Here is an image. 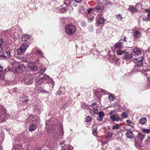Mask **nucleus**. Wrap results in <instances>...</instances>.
I'll return each instance as SVG.
<instances>
[{"label":"nucleus","mask_w":150,"mask_h":150,"mask_svg":"<svg viewBox=\"0 0 150 150\" xmlns=\"http://www.w3.org/2000/svg\"><path fill=\"white\" fill-rule=\"evenodd\" d=\"M51 82L50 83L49 85L52 89L53 88L54 83L52 79H50L49 77L47 75H44L43 76L42 75L37 77L36 78V86L37 88H38V91L41 92L43 93H48V91H46L42 89L41 87H40V86H41L44 83H46L48 81Z\"/></svg>","instance_id":"obj_1"},{"label":"nucleus","mask_w":150,"mask_h":150,"mask_svg":"<svg viewBox=\"0 0 150 150\" xmlns=\"http://www.w3.org/2000/svg\"><path fill=\"white\" fill-rule=\"evenodd\" d=\"M144 58L142 56L139 58H135L133 60H135L137 61L136 63V65L134 66L133 69L132 70L133 72L137 71L142 72L147 76V74L144 73L147 71H150V66L148 67L147 69H144L142 67V62H143Z\"/></svg>","instance_id":"obj_2"},{"label":"nucleus","mask_w":150,"mask_h":150,"mask_svg":"<svg viewBox=\"0 0 150 150\" xmlns=\"http://www.w3.org/2000/svg\"><path fill=\"white\" fill-rule=\"evenodd\" d=\"M76 31V28L75 26L72 24H69L66 27V33L69 35H73Z\"/></svg>","instance_id":"obj_3"},{"label":"nucleus","mask_w":150,"mask_h":150,"mask_svg":"<svg viewBox=\"0 0 150 150\" xmlns=\"http://www.w3.org/2000/svg\"><path fill=\"white\" fill-rule=\"evenodd\" d=\"M23 82L26 85H30L33 82L32 77L30 74L26 75L23 79Z\"/></svg>","instance_id":"obj_4"},{"label":"nucleus","mask_w":150,"mask_h":150,"mask_svg":"<svg viewBox=\"0 0 150 150\" xmlns=\"http://www.w3.org/2000/svg\"><path fill=\"white\" fill-rule=\"evenodd\" d=\"M0 114H1V119L3 122L6 120L8 116V115L6 110L4 109L0 111Z\"/></svg>","instance_id":"obj_5"},{"label":"nucleus","mask_w":150,"mask_h":150,"mask_svg":"<svg viewBox=\"0 0 150 150\" xmlns=\"http://www.w3.org/2000/svg\"><path fill=\"white\" fill-rule=\"evenodd\" d=\"M112 112L109 113V115H111L110 117V118L112 120L113 122L116 121L118 122L119 120H122L121 118L119 117L117 115H112Z\"/></svg>","instance_id":"obj_6"},{"label":"nucleus","mask_w":150,"mask_h":150,"mask_svg":"<svg viewBox=\"0 0 150 150\" xmlns=\"http://www.w3.org/2000/svg\"><path fill=\"white\" fill-rule=\"evenodd\" d=\"M27 66L32 71H35L37 69L36 65L33 62H31L28 63Z\"/></svg>","instance_id":"obj_7"},{"label":"nucleus","mask_w":150,"mask_h":150,"mask_svg":"<svg viewBox=\"0 0 150 150\" xmlns=\"http://www.w3.org/2000/svg\"><path fill=\"white\" fill-rule=\"evenodd\" d=\"M122 46V43L121 42H119L116 43L114 45L112 46L111 47V49L113 51H114L116 50L117 48L119 49H120L121 48Z\"/></svg>","instance_id":"obj_8"},{"label":"nucleus","mask_w":150,"mask_h":150,"mask_svg":"<svg viewBox=\"0 0 150 150\" xmlns=\"http://www.w3.org/2000/svg\"><path fill=\"white\" fill-rule=\"evenodd\" d=\"M133 36L134 38L136 39L140 38L142 35L141 32L138 30H135L133 32Z\"/></svg>","instance_id":"obj_9"},{"label":"nucleus","mask_w":150,"mask_h":150,"mask_svg":"<svg viewBox=\"0 0 150 150\" xmlns=\"http://www.w3.org/2000/svg\"><path fill=\"white\" fill-rule=\"evenodd\" d=\"M97 22L96 24L99 25L100 24H103L104 23V19L99 16H98L96 18Z\"/></svg>","instance_id":"obj_10"},{"label":"nucleus","mask_w":150,"mask_h":150,"mask_svg":"<svg viewBox=\"0 0 150 150\" xmlns=\"http://www.w3.org/2000/svg\"><path fill=\"white\" fill-rule=\"evenodd\" d=\"M25 67L23 65L21 64L18 65V67H16L15 70L18 73H20L23 71Z\"/></svg>","instance_id":"obj_11"},{"label":"nucleus","mask_w":150,"mask_h":150,"mask_svg":"<svg viewBox=\"0 0 150 150\" xmlns=\"http://www.w3.org/2000/svg\"><path fill=\"white\" fill-rule=\"evenodd\" d=\"M6 55L4 54H2L0 55V59H6L7 58H9L11 56L10 53L9 51H7L6 52Z\"/></svg>","instance_id":"obj_12"},{"label":"nucleus","mask_w":150,"mask_h":150,"mask_svg":"<svg viewBox=\"0 0 150 150\" xmlns=\"http://www.w3.org/2000/svg\"><path fill=\"white\" fill-rule=\"evenodd\" d=\"M145 12L147 13V17L145 18H143V21H147L150 20V9H146L145 10Z\"/></svg>","instance_id":"obj_13"},{"label":"nucleus","mask_w":150,"mask_h":150,"mask_svg":"<svg viewBox=\"0 0 150 150\" xmlns=\"http://www.w3.org/2000/svg\"><path fill=\"white\" fill-rule=\"evenodd\" d=\"M28 100L27 98L24 96L21 98L20 100V103L23 105H26L27 101Z\"/></svg>","instance_id":"obj_14"},{"label":"nucleus","mask_w":150,"mask_h":150,"mask_svg":"<svg viewBox=\"0 0 150 150\" xmlns=\"http://www.w3.org/2000/svg\"><path fill=\"white\" fill-rule=\"evenodd\" d=\"M142 51V50L138 47H134L133 49V52L137 55L141 54Z\"/></svg>","instance_id":"obj_15"},{"label":"nucleus","mask_w":150,"mask_h":150,"mask_svg":"<svg viewBox=\"0 0 150 150\" xmlns=\"http://www.w3.org/2000/svg\"><path fill=\"white\" fill-rule=\"evenodd\" d=\"M126 136L128 138L132 139L134 137V135L131 131L127 132L126 134Z\"/></svg>","instance_id":"obj_16"},{"label":"nucleus","mask_w":150,"mask_h":150,"mask_svg":"<svg viewBox=\"0 0 150 150\" xmlns=\"http://www.w3.org/2000/svg\"><path fill=\"white\" fill-rule=\"evenodd\" d=\"M128 53L126 52L125 50H119L117 51L116 54L118 55H120L123 54H126Z\"/></svg>","instance_id":"obj_17"},{"label":"nucleus","mask_w":150,"mask_h":150,"mask_svg":"<svg viewBox=\"0 0 150 150\" xmlns=\"http://www.w3.org/2000/svg\"><path fill=\"white\" fill-rule=\"evenodd\" d=\"M91 107L94 109V112L96 113L97 109L98 107V105L96 103H93L91 105Z\"/></svg>","instance_id":"obj_18"},{"label":"nucleus","mask_w":150,"mask_h":150,"mask_svg":"<svg viewBox=\"0 0 150 150\" xmlns=\"http://www.w3.org/2000/svg\"><path fill=\"white\" fill-rule=\"evenodd\" d=\"M36 118H37V121L39 119V118L38 117H34L32 115H30L28 117L26 120H25V122L26 123H28L29 122H30L32 119H36Z\"/></svg>","instance_id":"obj_19"},{"label":"nucleus","mask_w":150,"mask_h":150,"mask_svg":"<svg viewBox=\"0 0 150 150\" xmlns=\"http://www.w3.org/2000/svg\"><path fill=\"white\" fill-rule=\"evenodd\" d=\"M37 126L35 125L32 124L30 125L29 127V130L30 131H34L37 128Z\"/></svg>","instance_id":"obj_20"},{"label":"nucleus","mask_w":150,"mask_h":150,"mask_svg":"<svg viewBox=\"0 0 150 150\" xmlns=\"http://www.w3.org/2000/svg\"><path fill=\"white\" fill-rule=\"evenodd\" d=\"M128 10H129L131 13H134L136 12L137 11V9L136 8L133 6H129V7L128 8Z\"/></svg>","instance_id":"obj_21"},{"label":"nucleus","mask_w":150,"mask_h":150,"mask_svg":"<svg viewBox=\"0 0 150 150\" xmlns=\"http://www.w3.org/2000/svg\"><path fill=\"white\" fill-rule=\"evenodd\" d=\"M30 39V36L29 35H23L22 37V40L23 41H26Z\"/></svg>","instance_id":"obj_22"},{"label":"nucleus","mask_w":150,"mask_h":150,"mask_svg":"<svg viewBox=\"0 0 150 150\" xmlns=\"http://www.w3.org/2000/svg\"><path fill=\"white\" fill-rule=\"evenodd\" d=\"M125 54V55L123 56V58L126 59L127 60H129L132 57V54Z\"/></svg>","instance_id":"obj_23"},{"label":"nucleus","mask_w":150,"mask_h":150,"mask_svg":"<svg viewBox=\"0 0 150 150\" xmlns=\"http://www.w3.org/2000/svg\"><path fill=\"white\" fill-rule=\"evenodd\" d=\"M28 47L27 44L26 43H24L22 44L20 47L21 49L25 52Z\"/></svg>","instance_id":"obj_24"},{"label":"nucleus","mask_w":150,"mask_h":150,"mask_svg":"<svg viewBox=\"0 0 150 150\" xmlns=\"http://www.w3.org/2000/svg\"><path fill=\"white\" fill-rule=\"evenodd\" d=\"M96 8L98 11H99L100 12H104L105 10L103 7H101L99 6H97L96 7Z\"/></svg>","instance_id":"obj_25"},{"label":"nucleus","mask_w":150,"mask_h":150,"mask_svg":"<svg viewBox=\"0 0 150 150\" xmlns=\"http://www.w3.org/2000/svg\"><path fill=\"white\" fill-rule=\"evenodd\" d=\"M112 136V133L110 132H108L107 133L106 135L105 138H111Z\"/></svg>","instance_id":"obj_26"},{"label":"nucleus","mask_w":150,"mask_h":150,"mask_svg":"<svg viewBox=\"0 0 150 150\" xmlns=\"http://www.w3.org/2000/svg\"><path fill=\"white\" fill-rule=\"evenodd\" d=\"M137 137L138 139H140V140L142 141L145 138V136L141 133H139L137 136Z\"/></svg>","instance_id":"obj_27"},{"label":"nucleus","mask_w":150,"mask_h":150,"mask_svg":"<svg viewBox=\"0 0 150 150\" xmlns=\"http://www.w3.org/2000/svg\"><path fill=\"white\" fill-rule=\"evenodd\" d=\"M24 52V51H23L21 47L17 50V53L18 54L22 55L23 54Z\"/></svg>","instance_id":"obj_28"},{"label":"nucleus","mask_w":150,"mask_h":150,"mask_svg":"<svg viewBox=\"0 0 150 150\" xmlns=\"http://www.w3.org/2000/svg\"><path fill=\"white\" fill-rule=\"evenodd\" d=\"M146 122V118H142L140 120L139 122L142 125L145 124Z\"/></svg>","instance_id":"obj_29"},{"label":"nucleus","mask_w":150,"mask_h":150,"mask_svg":"<svg viewBox=\"0 0 150 150\" xmlns=\"http://www.w3.org/2000/svg\"><path fill=\"white\" fill-rule=\"evenodd\" d=\"M97 128H95L94 127H93V135L96 137H97Z\"/></svg>","instance_id":"obj_30"},{"label":"nucleus","mask_w":150,"mask_h":150,"mask_svg":"<svg viewBox=\"0 0 150 150\" xmlns=\"http://www.w3.org/2000/svg\"><path fill=\"white\" fill-rule=\"evenodd\" d=\"M141 131L145 133L148 134L150 132V130L149 129L143 128L141 129Z\"/></svg>","instance_id":"obj_31"},{"label":"nucleus","mask_w":150,"mask_h":150,"mask_svg":"<svg viewBox=\"0 0 150 150\" xmlns=\"http://www.w3.org/2000/svg\"><path fill=\"white\" fill-rule=\"evenodd\" d=\"M116 16L117 18V20L119 21H121L123 18V17L120 14H118L116 15Z\"/></svg>","instance_id":"obj_32"},{"label":"nucleus","mask_w":150,"mask_h":150,"mask_svg":"<svg viewBox=\"0 0 150 150\" xmlns=\"http://www.w3.org/2000/svg\"><path fill=\"white\" fill-rule=\"evenodd\" d=\"M108 99L110 101H113L114 100V98L112 95H109L108 96Z\"/></svg>","instance_id":"obj_33"},{"label":"nucleus","mask_w":150,"mask_h":150,"mask_svg":"<svg viewBox=\"0 0 150 150\" xmlns=\"http://www.w3.org/2000/svg\"><path fill=\"white\" fill-rule=\"evenodd\" d=\"M93 8H90L88 9L86 12V14H89L92 13L93 11Z\"/></svg>","instance_id":"obj_34"},{"label":"nucleus","mask_w":150,"mask_h":150,"mask_svg":"<svg viewBox=\"0 0 150 150\" xmlns=\"http://www.w3.org/2000/svg\"><path fill=\"white\" fill-rule=\"evenodd\" d=\"M120 128L119 125L118 124H117L116 125L113 126L112 128L113 129H117Z\"/></svg>","instance_id":"obj_35"},{"label":"nucleus","mask_w":150,"mask_h":150,"mask_svg":"<svg viewBox=\"0 0 150 150\" xmlns=\"http://www.w3.org/2000/svg\"><path fill=\"white\" fill-rule=\"evenodd\" d=\"M40 70L41 73H43L45 71L46 68L44 67H42L40 68Z\"/></svg>","instance_id":"obj_36"},{"label":"nucleus","mask_w":150,"mask_h":150,"mask_svg":"<svg viewBox=\"0 0 150 150\" xmlns=\"http://www.w3.org/2000/svg\"><path fill=\"white\" fill-rule=\"evenodd\" d=\"M91 120V117L88 116H86V121L87 122H90Z\"/></svg>","instance_id":"obj_37"},{"label":"nucleus","mask_w":150,"mask_h":150,"mask_svg":"<svg viewBox=\"0 0 150 150\" xmlns=\"http://www.w3.org/2000/svg\"><path fill=\"white\" fill-rule=\"evenodd\" d=\"M4 74L2 72H0V78L2 79H4Z\"/></svg>","instance_id":"obj_38"},{"label":"nucleus","mask_w":150,"mask_h":150,"mask_svg":"<svg viewBox=\"0 0 150 150\" xmlns=\"http://www.w3.org/2000/svg\"><path fill=\"white\" fill-rule=\"evenodd\" d=\"M65 10L64 8H60L59 9V12L61 13H63L65 12Z\"/></svg>","instance_id":"obj_39"},{"label":"nucleus","mask_w":150,"mask_h":150,"mask_svg":"<svg viewBox=\"0 0 150 150\" xmlns=\"http://www.w3.org/2000/svg\"><path fill=\"white\" fill-rule=\"evenodd\" d=\"M99 116L103 117L104 116V113L103 112L100 111L98 113Z\"/></svg>","instance_id":"obj_40"},{"label":"nucleus","mask_w":150,"mask_h":150,"mask_svg":"<svg viewBox=\"0 0 150 150\" xmlns=\"http://www.w3.org/2000/svg\"><path fill=\"white\" fill-rule=\"evenodd\" d=\"M121 116L124 118L127 117V114L125 112H123Z\"/></svg>","instance_id":"obj_41"},{"label":"nucleus","mask_w":150,"mask_h":150,"mask_svg":"<svg viewBox=\"0 0 150 150\" xmlns=\"http://www.w3.org/2000/svg\"><path fill=\"white\" fill-rule=\"evenodd\" d=\"M73 147L70 145H69L66 147V149L67 150H72Z\"/></svg>","instance_id":"obj_42"},{"label":"nucleus","mask_w":150,"mask_h":150,"mask_svg":"<svg viewBox=\"0 0 150 150\" xmlns=\"http://www.w3.org/2000/svg\"><path fill=\"white\" fill-rule=\"evenodd\" d=\"M37 54L38 55H39L41 56L42 55V52L39 50H37L36 52Z\"/></svg>","instance_id":"obj_43"},{"label":"nucleus","mask_w":150,"mask_h":150,"mask_svg":"<svg viewBox=\"0 0 150 150\" xmlns=\"http://www.w3.org/2000/svg\"><path fill=\"white\" fill-rule=\"evenodd\" d=\"M98 92H101V93H106V91L105 90H103L102 89H100L98 91Z\"/></svg>","instance_id":"obj_44"},{"label":"nucleus","mask_w":150,"mask_h":150,"mask_svg":"<svg viewBox=\"0 0 150 150\" xmlns=\"http://www.w3.org/2000/svg\"><path fill=\"white\" fill-rule=\"evenodd\" d=\"M4 42V40L3 39L0 38V47L2 45V44Z\"/></svg>","instance_id":"obj_45"},{"label":"nucleus","mask_w":150,"mask_h":150,"mask_svg":"<svg viewBox=\"0 0 150 150\" xmlns=\"http://www.w3.org/2000/svg\"><path fill=\"white\" fill-rule=\"evenodd\" d=\"M97 119L98 121H101L103 119V117H99L97 118Z\"/></svg>","instance_id":"obj_46"},{"label":"nucleus","mask_w":150,"mask_h":150,"mask_svg":"<svg viewBox=\"0 0 150 150\" xmlns=\"http://www.w3.org/2000/svg\"><path fill=\"white\" fill-rule=\"evenodd\" d=\"M123 38L122 40V41H124V42H126L127 41L126 40V37L125 36H123Z\"/></svg>","instance_id":"obj_47"},{"label":"nucleus","mask_w":150,"mask_h":150,"mask_svg":"<svg viewBox=\"0 0 150 150\" xmlns=\"http://www.w3.org/2000/svg\"><path fill=\"white\" fill-rule=\"evenodd\" d=\"M126 122H127V123H129V124H131L132 123V122L129 120H127Z\"/></svg>","instance_id":"obj_48"},{"label":"nucleus","mask_w":150,"mask_h":150,"mask_svg":"<svg viewBox=\"0 0 150 150\" xmlns=\"http://www.w3.org/2000/svg\"><path fill=\"white\" fill-rule=\"evenodd\" d=\"M3 69V67L1 66H0V72Z\"/></svg>","instance_id":"obj_49"},{"label":"nucleus","mask_w":150,"mask_h":150,"mask_svg":"<svg viewBox=\"0 0 150 150\" xmlns=\"http://www.w3.org/2000/svg\"><path fill=\"white\" fill-rule=\"evenodd\" d=\"M128 126H130L131 127H134V126H133V125H130V124H128L127 125Z\"/></svg>","instance_id":"obj_50"},{"label":"nucleus","mask_w":150,"mask_h":150,"mask_svg":"<svg viewBox=\"0 0 150 150\" xmlns=\"http://www.w3.org/2000/svg\"><path fill=\"white\" fill-rule=\"evenodd\" d=\"M147 60L148 62L150 63V57L148 58Z\"/></svg>","instance_id":"obj_51"},{"label":"nucleus","mask_w":150,"mask_h":150,"mask_svg":"<svg viewBox=\"0 0 150 150\" xmlns=\"http://www.w3.org/2000/svg\"><path fill=\"white\" fill-rule=\"evenodd\" d=\"M148 80L149 81V82H150V75L148 77Z\"/></svg>","instance_id":"obj_52"},{"label":"nucleus","mask_w":150,"mask_h":150,"mask_svg":"<svg viewBox=\"0 0 150 150\" xmlns=\"http://www.w3.org/2000/svg\"><path fill=\"white\" fill-rule=\"evenodd\" d=\"M60 93V91H59L57 92V93L58 95H59Z\"/></svg>","instance_id":"obj_53"},{"label":"nucleus","mask_w":150,"mask_h":150,"mask_svg":"<svg viewBox=\"0 0 150 150\" xmlns=\"http://www.w3.org/2000/svg\"><path fill=\"white\" fill-rule=\"evenodd\" d=\"M116 150H121V149L120 147H117Z\"/></svg>","instance_id":"obj_54"},{"label":"nucleus","mask_w":150,"mask_h":150,"mask_svg":"<svg viewBox=\"0 0 150 150\" xmlns=\"http://www.w3.org/2000/svg\"><path fill=\"white\" fill-rule=\"evenodd\" d=\"M41 112V110H39V111H38V114H40Z\"/></svg>","instance_id":"obj_55"},{"label":"nucleus","mask_w":150,"mask_h":150,"mask_svg":"<svg viewBox=\"0 0 150 150\" xmlns=\"http://www.w3.org/2000/svg\"><path fill=\"white\" fill-rule=\"evenodd\" d=\"M48 125H47V124H46V128H47V126Z\"/></svg>","instance_id":"obj_56"},{"label":"nucleus","mask_w":150,"mask_h":150,"mask_svg":"<svg viewBox=\"0 0 150 150\" xmlns=\"http://www.w3.org/2000/svg\"><path fill=\"white\" fill-rule=\"evenodd\" d=\"M47 85H48V84H45V85L46 86Z\"/></svg>","instance_id":"obj_57"},{"label":"nucleus","mask_w":150,"mask_h":150,"mask_svg":"<svg viewBox=\"0 0 150 150\" xmlns=\"http://www.w3.org/2000/svg\"><path fill=\"white\" fill-rule=\"evenodd\" d=\"M103 144H106V142H105H105H103Z\"/></svg>","instance_id":"obj_58"},{"label":"nucleus","mask_w":150,"mask_h":150,"mask_svg":"<svg viewBox=\"0 0 150 150\" xmlns=\"http://www.w3.org/2000/svg\"><path fill=\"white\" fill-rule=\"evenodd\" d=\"M129 62H130V61H129L128 63H129Z\"/></svg>","instance_id":"obj_59"},{"label":"nucleus","mask_w":150,"mask_h":150,"mask_svg":"<svg viewBox=\"0 0 150 150\" xmlns=\"http://www.w3.org/2000/svg\"><path fill=\"white\" fill-rule=\"evenodd\" d=\"M38 122H37V123H36V124H37L38 123Z\"/></svg>","instance_id":"obj_60"},{"label":"nucleus","mask_w":150,"mask_h":150,"mask_svg":"<svg viewBox=\"0 0 150 150\" xmlns=\"http://www.w3.org/2000/svg\"><path fill=\"white\" fill-rule=\"evenodd\" d=\"M37 150H40V149H38Z\"/></svg>","instance_id":"obj_61"}]
</instances>
